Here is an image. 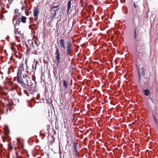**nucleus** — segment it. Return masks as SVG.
<instances>
[{
  "instance_id": "obj_43",
  "label": "nucleus",
  "mask_w": 158,
  "mask_h": 158,
  "mask_svg": "<svg viewBox=\"0 0 158 158\" xmlns=\"http://www.w3.org/2000/svg\"><path fill=\"white\" fill-rule=\"evenodd\" d=\"M17 153H18V152H16V154H17Z\"/></svg>"
},
{
  "instance_id": "obj_28",
  "label": "nucleus",
  "mask_w": 158,
  "mask_h": 158,
  "mask_svg": "<svg viewBox=\"0 0 158 158\" xmlns=\"http://www.w3.org/2000/svg\"><path fill=\"white\" fill-rule=\"evenodd\" d=\"M62 69L60 67V69L58 70V74L59 75L60 74V73H62Z\"/></svg>"
},
{
  "instance_id": "obj_11",
  "label": "nucleus",
  "mask_w": 158,
  "mask_h": 158,
  "mask_svg": "<svg viewBox=\"0 0 158 158\" xmlns=\"http://www.w3.org/2000/svg\"><path fill=\"white\" fill-rule=\"evenodd\" d=\"M15 27V34H18L20 35H22L23 34L22 33L21 31L19 30V28H16V24L14 25Z\"/></svg>"
},
{
  "instance_id": "obj_24",
  "label": "nucleus",
  "mask_w": 158,
  "mask_h": 158,
  "mask_svg": "<svg viewBox=\"0 0 158 158\" xmlns=\"http://www.w3.org/2000/svg\"><path fill=\"white\" fill-rule=\"evenodd\" d=\"M137 32H136V29L135 28H134V39L135 40H136L137 38Z\"/></svg>"
},
{
  "instance_id": "obj_7",
  "label": "nucleus",
  "mask_w": 158,
  "mask_h": 158,
  "mask_svg": "<svg viewBox=\"0 0 158 158\" xmlns=\"http://www.w3.org/2000/svg\"><path fill=\"white\" fill-rule=\"evenodd\" d=\"M55 48L56 49V52L55 53V57L57 61V63L58 64L60 62L61 57L59 48L56 46L55 47Z\"/></svg>"
},
{
  "instance_id": "obj_17",
  "label": "nucleus",
  "mask_w": 158,
  "mask_h": 158,
  "mask_svg": "<svg viewBox=\"0 0 158 158\" xmlns=\"http://www.w3.org/2000/svg\"><path fill=\"white\" fill-rule=\"evenodd\" d=\"M137 72L138 75L139 82H140L141 79V74L140 69L139 68H137Z\"/></svg>"
},
{
  "instance_id": "obj_16",
  "label": "nucleus",
  "mask_w": 158,
  "mask_h": 158,
  "mask_svg": "<svg viewBox=\"0 0 158 158\" xmlns=\"http://www.w3.org/2000/svg\"><path fill=\"white\" fill-rule=\"evenodd\" d=\"M143 92L144 93L145 95L147 96L149 95L150 93L149 90L147 89H144L143 90Z\"/></svg>"
},
{
  "instance_id": "obj_30",
  "label": "nucleus",
  "mask_w": 158,
  "mask_h": 158,
  "mask_svg": "<svg viewBox=\"0 0 158 158\" xmlns=\"http://www.w3.org/2000/svg\"><path fill=\"white\" fill-rule=\"evenodd\" d=\"M8 148L10 150H12L13 149V147L11 145H9Z\"/></svg>"
},
{
  "instance_id": "obj_47",
  "label": "nucleus",
  "mask_w": 158,
  "mask_h": 158,
  "mask_svg": "<svg viewBox=\"0 0 158 158\" xmlns=\"http://www.w3.org/2000/svg\"><path fill=\"white\" fill-rule=\"evenodd\" d=\"M16 10H17L16 9V10H15V11H16Z\"/></svg>"
},
{
  "instance_id": "obj_22",
  "label": "nucleus",
  "mask_w": 158,
  "mask_h": 158,
  "mask_svg": "<svg viewBox=\"0 0 158 158\" xmlns=\"http://www.w3.org/2000/svg\"><path fill=\"white\" fill-rule=\"evenodd\" d=\"M21 20H20V18H19V19H17L16 21V23L15 24L17 25H19L20 23H21Z\"/></svg>"
},
{
  "instance_id": "obj_41",
  "label": "nucleus",
  "mask_w": 158,
  "mask_h": 158,
  "mask_svg": "<svg viewBox=\"0 0 158 158\" xmlns=\"http://www.w3.org/2000/svg\"><path fill=\"white\" fill-rule=\"evenodd\" d=\"M73 118H74L75 115L74 114H73Z\"/></svg>"
},
{
  "instance_id": "obj_34",
  "label": "nucleus",
  "mask_w": 158,
  "mask_h": 158,
  "mask_svg": "<svg viewBox=\"0 0 158 158\" xmlns=\"http://www.w3.org/2000/svg\"><path fill=\"white\" fill-rule=\"evenodd\" d=\"M152 75V74L151 72H149V76L151 77Z\"/></svg>"
},
{
  "instance_id": "obj_44",
  "label": "nucleus",
  "mask_w": 158,
  "mask_h": 158,
  "mask_svg": "<svg viewBox=\"0 0 158 158\" xmlns=\"http://www.w3.org/2000/svg\"><path fill=\"white\" fill-rule=\"evenodd\" d=\"M14 20L13 19V22H14Z\"/></svg>"
},
{
  "instance_id": "obj_15",
  "label": "nucleus",
  "mask_w": 158,
  "mask_h": 158,
  "mask_svg": "<svg viewBox=\"0 0 158 158\" xmlns=\"http://www.w3.org/2000/svg\"><path fill=\"white\" fill-rule=\"evenodd\" d=\"M30 46H32L33 48V49H34V51H37V49H38L36 47H36L35 46V45H34V42L31 41V44H30Z\"/></svg>"
},
{
  "instance_id": "obj_19",
  "label": "nucleus",
  "mask_w": 158,
  "mask_h": 158,
  "mask_svg": "<svg viewBox=\"0 0 158 158\" xmlns=\"http://www.w3.org/2000/svg\"><path fill=\"white\" fill-rule=\"evenodd\" d=\"M54 4H55V3H53V4L51 6H57L58 7L57 8H55V9H54V10H56L57 13L58 10H59L60 9V5L59 4L57 5H56L54 6Z\"/></svg>"
},
{
  "instance_id": "obj_23",
  "label": "nucleus",
  "mask_w": 158,
  "mask_h": 158,
  "mask_svg": "<svg viewBox=\"0 0 158 158\" xmlns=\"http://www.w3.org/2000/svg\"><path fill=\"white\" fill-rule=\"evenodd\" d=\"M25 46L26 48V50L27 52V53H29L30 51V47L28 46V45L27 44H25Z\"/></svg>"
},
{
  "instance_id": "obj_12",
  "label": "nucleus",
  "mask_w": 158,
  "mask_h": 158,
  "mask_svg": "<svg viewBox=\"0 0 158 158\" xmlns=\"http://www.w3.org/2000/svg\"><path fill=\"white\" fill-rule=\"evenodd\" d=\"M71 1L70 0H69L68 1V3H67V14H69L70 13L69 12V11L70 10L71 8Z\"/></svg>"
},
{
  "instance_id": "obj_1",
  "label": "nucleus",
  "mask_w": 158,
  "mask_h": 158,
  "mask_svg": "<svg viewBox=\"0 0 158 158\" xmlns=\"http://www.w3.org/2000/svg\"><path fill=\"white\" fill-rule=\"evenodd\" d=\"M59 44L60 47L62 48L61 50L64 53L65 52V51L66 50L67 56H72L73 45L72 43L69 38L66 41L64 39H60L59 40Z\"/></svg>"
},
{
  "instance_id": "obj_39",
  "label": "nucleus",
  "mask_w": 158,
  "mask_h": 158,
  "mask_svg": "<svg viewBox=\"0 0 158 158\" xmlns=\"http://www.w3.org/2000/svg\"><path fill=\"white\" fill-rule=\"evenodd\" d=\"M24 8V6H23L22 7V10H23V9Z\"/></svg>"
},
{
  "instance_id": "obj_42",
  "label": "nucleus",
  "mask_w": 158,
  "mask_h": 158,
  "mask_svg": "<svg viewBox=\"0 0 158 158\" xmlns=\"http://www.w3.org/2000/svg\"><path fill=\"white\" fill-rule=\"evenodd\" d=\"M17 16H16V17H15V19H16V18H17Z\"/></svg>"
},
{
  "instance_id": "obj_29",
  "label": "nucleus",
  "mask_w": 158,
  "mask_h": 158,
  "mask_svg": "<svg viewBox=\"0 0 158 158\" xmlns=\"http://www.w3.org/2000/svg\"><path fill=\"white\" fill-rule=\"evenodd\" d=\"M37 63H35L34 64V63L32 65V69H34V66H35V69H36V65H37Z\"/></svg>"
},
{
  "instance_id": "obj_40",
  "label": "nucleus",
  "mask_w": 158,
  "mask_h": 158,
  "mask_svg": "<svg viewBox=\"0 0 158 158\" xmlns=\"http://www.w3.org/2000/svg\"><path fill=\"white\" fill-rule=\"evenodd\" d=\"M33 19V18H30V19H31H31Z\"/></svg>"
},
{
  "instance_id": "obj_21",
  "label": "nucleus",
  "mask_w": 158,
  "mask_h": 158,
  "mask_svg": "<svg viewBox=\"0 0 158 158\" xmlns=\"http://www.w3.org/2000/svg\"><path fill=\"white\" fill-rule=\"evenodd\" d=\"M4 131L5 133L6 134H8L9 133V130L8 127L7 126H6L4 128Z\"/></svg>"
},
{
  "instance_id": "obj_31",
  "label": "nucleus",
  "mask_w": 158,
  "mask_h": 158,
  "mask_svg": "<svg viewBox=\"0 0 158 158\" xmlns=\"http://www.w3.org/2000/svg\"><path fill=\"white\" fill-rule=\"evenodd\" d=\"M153 118H154V119L155 120V122L156 123V124H157V121L156 118L155 117V116L153 115Z\"/></svg>"
},
{
  "instance_id": "obj_35",
  "label": "nucleus",
  "mask_w": 158,
  "mask_h": 158,
  "mask_svg": "<svg viewBox=\"0 0 158 158\" xmlns=\"http://www.w3.org/2000/svg\"><path fill=\"white\" fill-rule=\"evenodd\" d=\"M62 12V13H64V10L63 9H61L60 11V12Z\"/></svg>"
},
{
  "instance_id": "obj_32",
  "label": "nucleus",
  "mask_w": 158,
  "mask_h": 158,
  "mask_svg": "<svg viewBox=\"0 0 158 158\" xmlns=\"http://www.w3.org/2000/svg\"><path fill=\"white\" fill-rule=\"evenodd\" d=\"M3 74V73H2V72H1L0 71V77H1V78H2L3 77V76H2Z\"/></svg>"
},
{
  "instance_id": "obj_2",
  "label": "nucleus",
  "mask_w": 158,
  "mask_h": 158,
  "mask_svg": "<svg viewBox=\"0 0 158 158\" xmlns=\"http://www.w3.org/2000/svg\"><path fill=\"white\" fill-rule=\"evenodd\" d=\"M10 103L6 98L2 99L0 101V112L6 114L8 113V110H11Z\"/></svg>"
},
{
  "instance_id": "obj_8",
  "label": "nucleus",
  "mask_w": 158,
  "mask_h": 158,
  "mask_svg": "<svg viewBox=\"0 0 158 158\" xmlns=\"http://www.w3.org/2000/svg\"><path fill=\"white\" fill-rule=\"evenodd\" d=\"M23 65V63H21L20 66L18 68V71L17 76V78L22 76L21 75V74L22 73L23 71L24 70V69Z\"/></svg>"
},
{
  "instance_id": "obj_14",
  "label": "nucleus",
  "mask_w": 158,
  "mask_h": 158,
  "mask_svg": "<svg viewBox=\"0 0 158 158\" xmlns=\"http://www.w3.org/2000/svg\"><path fill=\"white\" fill-rule=\"evenodd\" d=\"M73 158H78L80 157V156L79 155V152H73Z\"/></svg>"
},
{
  "instance_id": "obj_10",
  "label": "nucleus",
  "mask_w": 158,
  "mask_h": 158,
  "mask_svg": "<svg viewBox=\"0 0 158 158\" xmlns=\"http://www.w3.org/2000/svg\"><path fill=\"white\" fill-rule=\"evenodd\" d=\"M77 143L76 142H74L73 143V152H78V149L77 148Z\"/></svg>"
},
{
  "instance_id": "obj_36",
  "label": "nucleus",
  "mask_w": 158,
  "mask_h": 158,
  "mask_svg": "<svg viewBox=\"0 0 158 158\" xmlns=\"http://www.w3.org/2000/svg\"><path fill=\"white\" fill-rule=\"evenodd\" d=\"M38 21H37V24H34L33 26L34 27H35L36 26V25H38Z\"/></svg>"
},
{
  "instance_id": "obj_46",
  "label": "nucleus",
  "mask_w": 158,
  "mask_h": 158,
  "mask_svg": "<svg viewBox=\"0 0 158 158\" xmlns=\"http://www.w3.org/2000/svg\"><path fill=\"white\" fill-rule=\"evenodd\" d=\"M150 99H151V100H152V99L151 98H150Z\"/></svg>"
},
{
  "instance_id": "obj_20",
  "label": "nucleus",
  "mask_w": 158,
  "mask_h": 158,
  "mask_svg": "<svg viewBox=\"0 0 158 158\" xmlns=\"http://www.w3.org/2000/svg\"><path fill=\"white\" fill-rule=\"evenodd\" d=\"M63 85L66 89L68 87V83L65 80H63Z\"/></svg>"
},
{
  "instance_id": "obj_5",
  "label": "nucleus",
  "mask_w": 158,
  "mask_h": 158,
  "mask_svg": "<svg viewBox=\"0 0 158 158\" xmlns=\"http://www.w3.org/2000/svg\"><path fill=\"white\" fill-rule=\"evenodd\" d=\"M39 6L37 5L34 7L33 8V16H34V20L35 22L38 20V16L39 15L40 11Z\"/></svg>"
},
{
  "instance_id": "obj_3",
  "label": "nucleus",
  "mask_w": 158,
  "mask_h": 158,
  "mask_svg": "<svg viewBox=\"0 0 158 158\" xmlns=\"http://www.w3.org/2000/svg\"><path fill=\"white\" fill-rule=\"evenodd\" d=\"M17 81L18 84L21 85L23 87L26 83L29 80H30L31 78L27 74H24L22 76L17 78Z\"/></svg>"
},
{
  "instance_id": "obj_6",
  "label": "nucleus",
  "mask_w": 158,
  "mask_h": 158,
  "mask_svg": "<svg viewBox=\"0 0 158 158\" xmlns=\"http://www.w3.org/2000/svg\"><path fill=\"white\" fill-rule=\"evenodd\" d=\"M57 6H51L50 9V12L51 13L50 18L51 20H52L55 18V17L57 15V11L54 10V9L57 8Z\"/></svg>"
},
{
  "instance_id": "obj_45",
  "label": "nucleus",
  "mask_w": 158,
  "mask_h": 158,
  "mask_svg": "<svg viewBox=\"0 0 158 158\" xmlns=\"http://www.w3.org/2000/svg\"><path fill=\"white\" fill-rule=\"evenodd\" d=\"M60 38H62V36H61Z\"/></svg>"
},
{
  "instance_id": "obj_18",
  "label": "nucleus",
  "mask_w": 158,
  "mask_h": 158,
  "mask_svg": "<svg viewBox=\"0 0 158 158\" xmlns=\"http://www.w3.org/2000/svg\"><path fill=\"white\" fill-rule=\"evenodd\" d=\"M27 18L24 16H22L20 18L21 21L23 23H25L26 22Z\"/></svg>"
},
{
  "instance_id": "obj_37",
  "label": "nucleus",
  "mask_w": 158,
  "mask_h": 158,
  "mask_svg": "<svg viewBox=\"0 0 158 158\" xmlns=\"http://www.w3.org/2000/svg\"><path fill=\"white\" fill-rule=\"evenodd\" d=\"M21 148L22 149H23L24 148V145H22V146H21Z\"/></svg>"
},
{
  "instance_id": "obj_38",
  "label": "nucleus",
  "mask_w": 158,
  "mask_h": 158,
  "mask_svg": "<svg viewBox=\"0 0 158 158\" xmlns=\"http://www.w3.org/2000/svg\"><path fill=\"white\" fill-rule=\"evenodd\" d=\"M46 154L47 155V156H48V158L49 157V154L48 153H46Z\"/></svg>"
},
{
  "instance_id": "obj_4",
  "label": "nucleus",
  "mask_w": 158,
  "mask_h": 158,
  "mask_svg": "<svg viewBox=\"0 0 158 158\" xmlns=\"http://www.w3.org/2000/svg\"><path fill=\"white\" fill-rule=\"evenodd\" d=\"M33 83L30 80H29L24 85L23 87L24 89L28 90V91L33 90L35 89L36 84L33 81Z\"/></svg>"
},
{
  "instance_id": "obj_13",
  "label": "nucleus",
  "mask_w": 158,
  "mask_h": 158,
  "mask_svg": "<svg viewBox=\"0 0 158 158\" xmlns=\"http://www.w3.org/2000/svg\"><path fill=\"white\" fill-rule=\"evenodd\" d=\"M144 48L143 46H140L138 49H136V52L139 53H142L143 51Z\"/></svg>"
},
{
  "instance_id": "obj_27",
  "label": "nucleus",
  "mask_w": 158,
  "mask_h": 158,
  "mask_svg": "<svg viewBox=\"0 0 158 158\" xmlns=\"http://www.w3.org/2000/svg\"><path fill=\"white\" fill-rule=\"evenodd\" d=\"M24 89V92L27 95V96H29V93L27 92V91H28V90H27L26 89Z\"/></svg>"
},
{
  "instance_id": "obj_9",
  "label": "nucleus",
  "mask_w": 158,
  "mask_h": 158,
  "mask_svg": "<svg viewBox=\"0 0 158 158\" xmlns=\"http://www.w3.org/2000/svg\"><path fill=\"white\" fill-rule=\"evenodd\" d=\"M8 84L10 87V89L12 90H15L17 88V85L14 83L13 81H10L8 82Z\"/></svg>"
},
{
  "instance_id": "obj_26",
  "label": "nucleus",
  "mask_w": 158,
  "mask_h": 158,
  "mask_svg": "<svg viewBox=\"0 0 158 158\" xmlns=\"http://www.w3.org/2000/svg\"><path fill=\"white\" fill-rule=\"evenodd\" d=\"M35 44L36 45V47L38 48L39 45V42L35 40Z\"/></svg>"
},
{
  "instance_id": "obj_25",
  "label": "nucleus",
  "mask_w": 158,
  "mask_h": 158,
  "mask_svg": "<svg viewBox=\"0 0 158 158\" xmlns=\"http://www.w3.org/2000/svg\"><path fill=\"white\" fill-rule=\"evenodd\" d=\"M142 69V73L141 75L144 76L145 74V69L143 67H142L141 68Z\"/></svg>"
},
{
  "instance_id": "obj_33",
  "label": "nucleus",
  "mask_w": 158,
  "mask_h": 158,
  "mask_svg": "<svg viewBox=\"0 0 158 158\" xmlns=\"http://www.w3.org/2000/svg\"><path fill=\"white\" fill-rule=\"evenodd\" d=\"M134 4V7L135 8H136L137 7V6L136 5L135 3L134 2L133 3Z\"/></svg>"
}]
</instances>
